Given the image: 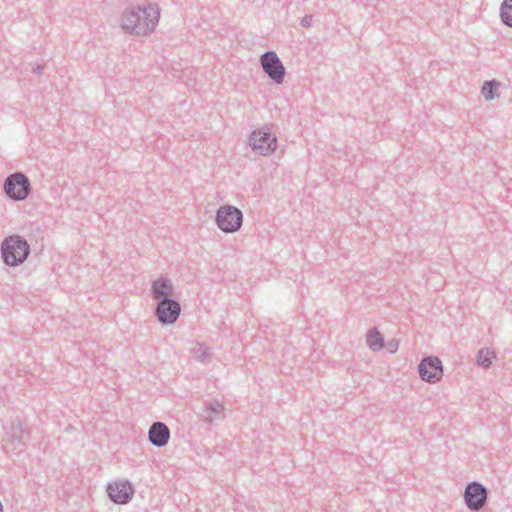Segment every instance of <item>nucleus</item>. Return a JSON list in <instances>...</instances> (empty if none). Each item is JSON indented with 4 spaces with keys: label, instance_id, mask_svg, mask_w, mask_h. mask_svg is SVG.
<instances>
[{
    "label": "nucleus",
    "instance_id": "20",
    "mask_svg": "<svg viewBox=\"0 0 512 512\" xmlns=\"http://www.w3.org/2000/svg\"><path fill=\"white\" fill-rule=\"evenodd\" d=\"M398 341L395 340V339H392L390 341H388L386 347H387V350L390 352V353H395L397 350H398Z\"/></svg>",
    "mask_w": 512,
    "mask_h": 512
},
{
    "label": "nucleus",
    "instance_id": "17",
    "mask_svg": "<svg viewBox=\"0 0 512 512\" xmlns=\"http://www.w3.org/2000/svg\"><path fill=\"white\" fill-rule=\"evenodd\" d=\"M500 17L502 22L512 27V0H504L500 7Z\"/></svg>",
    "mask_w": 512,
    "mask_h": 512
},
{
    "label": "nucleus",
    "instance_id": "19",
    "mask_svg": "<svg viewBox=\"0 0 512 512\" xmlns=\"http://www.w3.org/2000/svg\"><path fill=\"white\" fill-rule=\"evenodd\" d=\"M191 352L193 353L195 359L202 363L207 362L211 358L209 348L202 343H197L196 346L191 349Z\"/></svg>",
    "mask_w": 512,
    "mask_h": 512
},
{
    "label": "nucleus",
    "instance_id": "8",
    "mask_svg": "<svg viewBox=\"0 0 512 512\" xmlns=\"http://www.w3.org/2000/svg\"><path fill=\"white\" fill-rule=\"evenodd\" d=\"M420 378L428 383L438 382L443 375L441 360L436 356H428L421 360L418 365Z\"/></svg>",
    "mask_w": 512,
    "mask_h": 512
},
{
    "label": "nucleus",
    "instance_id": "3",
    "mask_svg": "<svg viewBox=\"0 0 512 512\" xmlns=\"http://www.w3.org/2000/svg\"><path fill=\"white\" fill-rule=\"evenodd\" d=\"M3 190L8 198L15 201H23L31 192V183L24 173L15 172L5 179Z\"/></svg>",
    "mask_w": 512,
    "mask_h": 512
},
{
    "label": "nucleus",
    "instance_id": "2",
    "mask_svg": "<svg viewBox=\"0 0 512 512\" xmlns=\"http://www.w3.org/2000/svg\"><path fill=\"white\" fill-rule=\"evenodd\" d=\"M30 254L27 240L17 234L6 237L1 244V257L8 266L22 264Z\"/></svg>",
    "mask_w": 512,
    "mask_h": 512
},
{
    "label": "nucleus",
    "instance_id": "4",
    "mask_svg": "<svg viewBox=\"0 0 512 512\" xmlns=\"http://www.w3.org/2000/svg\"><path fill=\"white\" fill-rule=\"evenodd\" d=\"M216 223L225 233L238 231L243 223V214L240 209L231 205L221 206L216 213Z\"/></svg>",
    "mask_w": 512,
    "mask_h": 512
},
{
    "label": "nucleus",
    "instance_id": "5",
    "mask_svg": "<svg viewBox=\"0 0 512 512\" xmlns=\"http://www.w3.org/2000/svg\"><path fill=\"white\" fill-rule=\"evenodd\" d=\"M249 144L259 155L269 156L276 150L277 138L272 135L270 128L264 126L251 133Z\"/></svg>",
    "mask_w": 512,
    "mask_h": 512
},
{
    "label": "nucleus",
    "instance_id": "14",
    "mask_svg": "<svg viewBox=\"0 0 512 512\" xmlns=\"http://www.w3.org/2000/svg\"><path fill=\"white\" fill-rule=\"evenodd\" d=\"M225 418V408L222 403L217 400L205 401L202 419L207 424H213L215 421Z\"/></svg>",
    "mask_w": 512,
    "mask_h": 512
},
{
    "label": "nucleus",
    "instance_id": "6",
    "mask_svg": "<svg viewBox=\"0 0 512 512\" xmlns=\"http://www.w3.org/2000/svg\"><path fill=\"white\" fill-rule=\"evenodd\" d=\"M260 64L264 73L276 84H282L286 70L275 51L269 50L260 56Z\"/></svg>",
    "mask_w": 512,
    "mask_h": 512
},
{
    "label": "nucleus",
    "instance_id": "22",
    "mask_svg": "<svg viewBox=\"0 0 512 512\" xmlns=\"http://www.w3.org/2000/svg\"><path fill=\"white\" fill-rule=\"evenodd\" d=\"M43 69H44L43 65H37L36 67L33 68V72L36 74H41Z\"/></svg>",
    "mask_w": 512,
    "mask_h": 512
},
{
    "label": "nucleus",
    "instance_id": "10",
    "mask_svg": "<svg viewBox=\"0 0 512 512\" xmlns=\"http://www.w3.org/2000/svg\"><path fill=\"white\" fill-rule=\"evenodd\" d=\"M134 493V487L128 480L116 481L107 485V494L115 504L124 505L129 503Z\"/></svg>",
    "mask_w": 512,
    "mask_h": 512
},
{
    "label": "nucleus",
    "instance_id": "11",
    "mask_svg": "<svg viewBox=\"0 0 512 512\" xmlns=\"http://www.w3.org/2000/svg\"><path fill=\"white\" fill-rule=\"evenodd\" d=\"M6 435L11 442L12 449H19L20 451L24 448L26 441L30 438L29 430L19 419L11 422L10 426L6 430Z\"/></svg>",
    "mask_w": 512,
    "mask_h": 512
},
{
    "label": "nucleus",
    "instance_id": "21",
    "mask_svg": "<svg viewBox=\"0 0 512 512\" xmlns=\"http://www.w3.org/2000/svg\"><path fill=\"white\" fill-rule=\"evenodd\" d=\"M312 20H313V16L312 15H305L302 19H301V25L303 27H310L311 24H312Z\"/></svg>",
    "mask_w": 512,
    "mask_h": 512
},
{
    "label": "nucleus",
    "instance_id": "1",
    "mask_svg": "<svg viewBox=\"0 0 512 512\" xmlns=\"http://www.w3.org/2000/svg\"><path fill=\"white\" fill-rule=\"evenodd\" d=\"M160 11L156 4L129 7L121 16L120 26L125 33L133 36H147L151 34L159 21Z\"/></svg>",
    "mask_w": 512,
    "mask_h": 512
},
{
    "label": "nucleus",
    "instance_id": "13",
    "mask_svg": "<svg viewBox=\"0 0 512 512\" xmlns=\"http://www.w3.org/2000/svg\"><path fill=\"white\" fill-rule=\"evenodd\" d=\"M148 439L155 447H164L170 439V430L163 422H154L149 428Z\"/></svg>",
    "mask_w": 512,
    "mask_h": 512
},
{
    "label": "nucleus",
    "instance_id": "18",
    "mask_svg": "<svg viewBox=\"0 0 512 512\" xmlns=\"http://www.w3.org/2000/svg\"><path fill=\"white\" fill-rule=\"evenodd\" d=\"M493 358H495V352L488 348L480 349L477 353V363L484 368L490 367Z\"/></svg>",
    "mask_w": 512,
    "mask_h": 512
},
{
    "label": "nucleus",
    "instance_id": "9",
    "mask_svg": "<svg viewBox=\"0 0 512 512\" xmlns=\"http://www.w3.org/2000/svg\"><path fill=\"white\" fill-rule=\"evenodd\" d=\"M488 491L480 482H470L464 492L466 506L473 511L480 510L486 503Z\"/></svg>",
    "mask_w": 512,
    "mask_h": 512
},
{
    "label": "nucleus",
    "instance_id": "7",
    "mask_svg": "<svg viewBox=\"0 0 512 512\" xmlns=\"http://www.w3.org/2000/svg\"><path fill=\"white\" fill-rule=\"evenodd\" d=\"M181 313L180 303L171 298L156 303L155 316L162 325L174 324Z\"/></svg>",
    "mask_w": 512,
    "mask_h": 512
},
{
    "label": "nucleus",
    "instance_id": "15",
    "mask_svg": "<svg viewBox=\"0 0 512 512\" xmlns=\"http://www.w3.org/2000/svg\"><path fill=\"white\" fill-rule=\"evenodd\" d=\"M366 343L372 351H380L384 347V339L377 328H371L366 337Z\"/></svg>",
    "mask_w": 512,
    "mask_h": 512
},
{
    "label": "nucleus",
    "instance_id": "16",
    "mask_svg": "<svg viewBox=\"0 0 512 512\" xmlns=\"http://www.w3.org/2000/svg\"><path fill=\"white\" fill-rule=\"evenodd\" d=\"M499 85H500V83L494 79L485 81L482 86V89H481V93H482L483 97L487 101L493 100L496 96H498L497 89H498Z\"/></svg>",
    "mask_w": 512,
    "mask_h": 512
},
{
    "label": "nucleus",
    "instance_id": "12",
    "mask_svg": "<svg viewBox=\"0 0 512 512\" xmlns=\"http://www.w3.org/2000/svg\"><path fill=\"white\" fill-rule=\"evenodd\" d=\"M152 298L157 302L171 299L174 295V285L167 277H160L151 284Z\"/></svg>",
    "mask_w": 512,
    "mask_h": 512
}]
</instances>
